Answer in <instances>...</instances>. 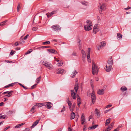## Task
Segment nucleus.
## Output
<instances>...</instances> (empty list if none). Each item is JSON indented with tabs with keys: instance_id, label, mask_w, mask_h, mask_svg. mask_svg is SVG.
Wrapping results in <instances>:
<instances>
[{
	"instance_id": "obj_56",
	"label": "nucleus",
	"mask_w": 131,
	"mask_h": 131,
	"mask_svg": "<svg viewBox=\"0 0 131 131\" xmlns=\"http://www.w3.org/2000/svg\"><path fill=\"white\" fill-rule=\"evenodd\" d=\"M36 85H37V84H34L31 87V89H33L35 87V86Z\"/></svg>"
},
{
	"instance_id": "obj_24",
	"label": "nucleus",
	"mask_w": 131,
	"mask_h": 131,
	"mask_svg": "<svg viewBox=\"0 0 131 131\" xmlns=\"http://www.w3.org/2000/svg\"><path fill=\"white\" fill-rule=\"evenodd\" d=\"M71 119H74L75 116V114L74 112H72V113L71 114Z\"/></svg>"
},
{
	"instance_id": "obj_35",
	"label": "nucleus",
	"mask_w": 131,
	"mask_h": 131,
	"mask_svg": "<svg viewBox=\"0 0 131 131\" xmlns=\"http://www.w3.org/2000/svg\"><path fill=\"white\" fill-rule=\"evenodd\" d=\"M7 21L5 20L0 23V26H3L5 25V23L7 22Z\"/></svg>"
},
{
	"instance_id": "obj_5",
	"label": "nucleus",
	"mask_w": 131,
	"mask_h": 131,
	"mask_svg": "<svg viewBox=\"0 0 131 131\" xmlns=\"http://www.w3.org/2000/svg\"><path fill=\"white\" fill-rule=\"evenodd\" d=\"M53 30L56 31H59L61 30V28L58 25H54L52 26Z\"/></svg>"
},
{
	"instance_id": "obj_41",
	"label": "nucleus",
	"mask_w": 131,
	"mask_h": 131,
	"mask_svg": "<svg viewBox=\"0 0 131 131\" xmlns=\"http://www.w3.org/2000/svg\"><path fill=\"white\" fill-rule=\"evenodd\" d=\"M87 57L88 62H90L91 60L90 56H87Z\"/></svg>"
},
{
	"instance_id": "obj_4",
	"label": "nucleus",
	"mask_w": 131,
	"mask_h": 131,
	"mask_svg": "<svg viewBox=\"0 0 131 131\" xmlns=\"http://www.w3.org/2000/svg\"><path fill=\"white\" fill-rule=\"evenodd\" d=\"M113 59L111 57H110L109 59L108 60L107 63V65L106 66H108V67H110V70L111 69H112L113 68L112 67V66L113 65Z\"/></svg>"
},
{
	"instance_id": "obj_43",
	"label": "nucleus",
	"mask_w": 131,
	"mask_h": 131,
	"mask_svg": "<svg viewBox=\"0 0 131 131\" xmlns=\"http://www.w3.org/2000/svg\"><path fill=\"white\" fill-rule=\"evenodd\" d=\"M50 43V41H47L46 42H43L42 43L43 45H47L49 44Z\"/></svg>"
},
{
	"instance_id": "obj_64",
	"label": "nucleus",
	"mask_w": 131,
	"mask_h": 131,
	"mask_svg": "<svg viewBox=\"0 0 131 131\" xmlns=\"http://www.w3.org/2000/svg\"><path fill=\"white\" fill-rule=\"evenodd\" d=\"M19 45V43L18 42H16L15 44V45L17 46Z\"/></svg>"
},
{
	"instance_id": "obj_36",
	"label": "nucleus",
	"mask_w": 131,
	"mask_h": 131,
	"mask_svg": "<svg viewBox=\"0 0 131 131\" xmlns=\"http://www.w3.org/2000/svg\"><path fill=\"white\" fill-rule=\"evenodd\" d=\"M35 106L36 107L37 106L38 107H41V103H37L36 105H35Z\"/></svg>"
},
{
	"instance_id": "obj_27",
	"label": "nucleus",
	"mask_w": 131,
	"mask_h": 131,
	"mask_svg": "<svg viewBox=\"0 0 131 131\" xmlns=\"http://www.w3.org/2000/svg\"><path fill=\"white\" fill-rule=\"evenodd\" d=\"M81 121H85V119L84 116V114L82 113L81 117Z\"/></svg>"
},
{
	"instance_id": "obj_28",
	"label": "nucleus",
	"mask_w": 131,
	"mask_h": 131,
	"mask_svg": "<svg viewBox=\"0 0 131 131\" xmlns=\"http://www.w3.org/2000/svg\"><path fill=\"white\" fill-rule=\"evenodd\" d=\"M36 107L35 106H33L30 110V112L32 113H33L35 112L34 110L36 109Z\"/></svg>"
},
{
	"instance_id": "obj_52",
	"label": "nucleus",
	"mask_w": 131,
	"mask_h": 131,
	"mask_svg": "<svg viewBox=\"0 0 131 131\" xmlns=\"http://www.w3.org/2000/svg\"><path fill=\"white\" fill-rule=\"evenodd\" d=\"M111 129V128H110L109 127H108L106 129L105 131H109Z\"/></svg>"
},
{
	"instance_id": "obj_13",
	"label": "nucleus",
	"mask_w": 131,
	"mask_h": 131,
	"mask_svg": "<svg viewBox=\"0 0 131 131\" xmlns=\"http://www.w3.org/2000/svg\"><path fill=\"white\" fill-rule=\"evenodd\" d=\"M92 27L88 25H85L84 26V29L86 31H89L92 29L91 27Z\"/></svg>"
},
{
	"instance_id": "obj_29",
	"label": "nucleus",
	"mask_w": 131,
	"mask_h": 131,
	"mask_svg": "<svg viewBox=\"0 0 131 131\" xmlns=\"http://www.w3.org/2000/svg\"><path fill=\"white\" fill-rule=\"evenodd\" d=\"M82 4L84 5L87 6L88 5V2H86L84 1H82L81 2Z\"/></svg>"
},
{
	"instance_id": "obj_31",
	"label": "nucleus",
	"mask_w": 131,
	"mask_h": 131,
	"mask_svg": "<svg viewBox=\"0 0 131 131\" xmlns=\"http://www.w3.org/2000/svg\"><path fill=\"white\" fill-rule=\"evenodd\" d=\"M82 60L83 62H84L85 61V59L86 57V54L82 55Z\"/></svg>"
},
{
	"instance_id": "obj_10",
	"label": "nucleus",
	"mask_w": 131,
	"mask_h": 131,
	"mask_svg": "<svg viewBox=\"0 0 131 131\" xmlns=\"http://www.w3.org/2000/svg\"><path fill=\"white\" fill-rule=\"evenodd\" d=\"M97 94L99 95H102L104 93V90L103 89H99L97 92Z\"/></svg>"
},
{
	"instance_id": "obj_14",
	"label": "nucleus",
	"mask_w": 131,
	"mask_h": 131,
	"mask_svg": "<svg viewBox=\"0 0 131 131\" xmlns=\"http://www.w3.org/2000/svg\"><path fill=\"white\" fill-rule=\"evenodd\" d=\"M47 51L51 53H53L54 54H57V52L55 51L54 49H49L47 50Z\"/></svg>"
},
{
	"instance_id": "obj_30",
	"label": "nucleus",
	"mask_w": 131,
	"mask_h": 131,
	"mask_svg": "<svg viewBox=\"0 0 131 131\" xmlns=\"http://www.w3.org/2000/svg\"><path fill=\"white\" fill-rule=\"evenodd\" d=\"M86 22L87 24V25L92 26V23L91 22V21L89 20H87Z\"/></svg>"
},
{
	"instance_id": "obj_54",
	"label": "nucleus",
	"mask_w": 131,
	"mask_h": 131,
	"mask_svg": "<svg viewBox=\"0 0 131 131\" xmlns=\"http://www.w3.org/2000/svg\"><path fill=\"white\" fill-rule=\"evenodd\" d=\"M66 110L65 107H64L61 110V112H63Z\"/></svg>"
},
{
	"instance_id": "obj_16",
	"label": "nucleus",
	"mask_w": 131,
	"mask_h": 131,
	"mask_svg": "<svg viewBox=\"0 0 131 131\" xmlns=\"http://www.w3.org/2000/svg\"><path fill=\"white\" fill-rule=\"evenodd\" d=\"M77 105L78 107H80V105L81 104V101L79 96H78V98L77 99Z\"/></svg>"
},
{
	"instance_id": "obj_7",
	"label": "nucleus",
	"mask_w": 131,
	"mask_h": 131,
	"mask_svg": "<svg viewBox=\"0 0 131 131\" xmlns=\"http://www.w3.org/2000/svg\"><path fill=\"white\" fill-rule=\"evenodd\" d=\"M65 70L61 68H58L55 71V73L57 74H62L63 73H64Z\"/></svg>"
},
{
	"instance_id": "obj_57",
	"label": "nucleus",
	"mask_w": 131,
	"mask_h": 131,
	"mask_svg": "<svg viewBox=\"0 0 131 131\" xmlns=\"http://www.w3.org/2000/svg\"><path fill=\"white\" fill-rule=\"evenodd\" d=\"M98 29L97 28V25H95L93 27V29Z\"/></svg>"
},
{
	"instance_id": "obj_44",
	"label": "nucleus",
	"mask_w": 131,
	"mask_h": 131,
	"mask_svg": "<svg viewBox=\"0 0 131 131\" xmlns=\"http://www.w3.org/2000/svg\"><path fill=\"white\" fill-rule=\"evenodd\" d=\"M21 5V4L20 3H19L18 4V5L17 6V12H19V8L20 7V6Z\"/></svg>"
},
{
	"instance_id": "obj_50",
	"label": "nucleus",
	"mask_w": 131,
	"mask_h": 131,
	"mask_svg": "<svg viewBox=\"0 0 131 131\" xmlns=\"http://www.w3.org/2000/svg\"><path fill=\"white\" fill-rule=\"evenodd\" d=\"M37 28L36 27H34L32 28V30L33 31H36L37 29Z\"/></svg>"
},
{
	"instance_id": "obj_39",
	"label": "nucleus",
	"mask_w": 131,
	"mask_h": 131,
	"mask_svg": "<svg viewBox=\"0 0 131 131\" xmlns=\"http://www.w3.org/2000/svg\"><path fill=\"white\" fill-rule=\"evenodd\" d=\"M98 31V29H93V32L95 34H96Z\"/></svg>"
},
{
	"instance_id": "obj_40",
	"label": "nucleus",
	"mask_w": 131,
	"mask_h": 131,
	"mask_svg": "<svg viewBox=\"0 0 131 131\" xmlns=\"http://www.w3.org/2000/svg\"><path fill=\"white\" fill-rule=\"evenodd\" d=\"M63 62L62 61H60L58 63V66H62L63 65Z\"/></svg>"
},
{
	"instance_id": "obj_60",
	"label": "nucleus",
	"mask_w": 131,
	"mask_h": 131,
	"mask_svg": "<svg viewBox=\"0 0 131 131\" xmlns=\"http://www.w3.org/2000/svg\"><path fill=\"white\" fill-rule=\"evenodd\" d=\"M112 106V105H108L106 106V108H107L109 107H110Z\"/></svg>"
},
{
	"instance_id": "obj_34",
	"label": "nucleus",
	"mask_w": 131,
	"mask_h": 131,
	"mask_svg": "<svg viewBox=\"0 0 131 131\" xmlns=\"http://www.w3.org/2000/svg\"><path fill=\"white\" fill-rule=\"evenodd\" d=\"M103 48V47H102V46H101V44L100 45L97 46L96 47V48L97 50H99L100 49L102 48Z\"/></svg>"
},
{
	"instance_id": "obj_63",
	"label": "nucleus",
	"mask_w": 131,
	"mask_h": 131,
	"mask_svg": "<svg viewBox=\"0 0 131 131\" xmlns=\"http://www.w3.org/2000/svg\"><path fill=\"white\" fill-rule=\"evenodd\" d=\"M6 116L5 115H2V118L4 119Z\"/></svg>"
},
{
	"instance_id": "obj_23",
	"label": "nucleus",
	"mask_w": 131,
	"mask_h": 131,
	"mask_svg": "<svg viewBox=\"0 0 131 131\" xmlns=\"http://www.w3.org/2000/svg\"><path fill=\"white\" fill-rule=\"evenodd\" d=\"M117 39L118 40H121L122 38V35L119 33H117Z\"/></svg>"
},
{
	"instance_id": "obj_15",
	"label": "nucleus",
	"mask_w": 131,
	"mask_h": 131,
	"mask_svg": "<svg viewBox=\"0 0 131 131\" xmlns=\"http://www.w3.org/2000/svg\"><path fill=\"white\" fill-rule=\"evenodd\" d=\"M95 114H96V115L97 117H99L100 115V114L99 110L98 109L96 108L95 109Z\"/></svg>"
},
{
	"instance_id": "obj_55",
	"label": "nucleus",
	"mask_w": 131,
	"mask_h": 131,
	"mask_svg": "<svg viewBox=\"0 0 131 131\" xmlns=\"http://www.w3.org/2000/svg\"><path fill=\"white\" fill-rule=\"evenodd\" d=\"M50 46H42L41 47V48H47L50 47Z\"/></svg>"
},
{
	"instance_id": "obj_59",
	"label": "nucleus",
	"mask_w": 131,
	"mask_h": 131,
	"mask_svg": "<svg viewBox=\"0 0 131 131\" xmlns=\"http://www.w3.org/2000/svg\"><path fill=\"white\" fill-rule=\"evenodd\" d=\"M30 129L28 128H26L25 130V131H29Z\"/></svg>"
},
{
	"instance_id": "obj_1",
	"label": "nucleus",
	"mask_w": 131,
	"mask_h": 131,
	"mask_svg": "<svg viewBox=\"0 0 131 131\" xmlns=\"http://www.w3.org/2000/svg\"><path fill=\"white\" fill-rule=\"evenodd\" d=\"M92 74L94 75L96 73H98V70L97 67L95 63L93 62H92Z\"/></svg>"
},
{
	"instance_id": "obj_26",
	"label": "nucleus",
	"mask_w": 131,
	"mask_h": 131,
	"mask_svg": "<svg viewBox=\"0 0 131 131\" xmlns=\"http://www.w3.org/2000/svg\"><path fill=\"white\" fill-rule=\"evenodd\" d=\"M110 119L109 118L107 119L106 121V123L105 125L106 126H107L109 124L110 122Z\"/></svg>"
},
{
	"instance_id": "obj_17",
	"label": "nucleus",
	"mask_w": 131,
	"mask_h": 131,
	"mask_svg": "<svg viewBox=\"0 0 131 131\" xmlns=\"http://www.w3.org/2000/svg\"><path fill=\"white\" fill-rule=\"evenodd\" d=\"M78 82H75L74 85V89L75 91V92H77V91L78 89Z\"/></svg>"
},
{
	"instance_id": "obj_47",
	"label": "nucleus",
	"mask_w": 131,
	"mask_h": 131,
	"mask_svg": "<svg viewBox=\"0 0 131 131\" xmlns=\"http://www.w3.org/2000/svg\"><path fill=\"white\" fill-rule=\"evenodd\" d=\"M121 127L120 126L116 128V129H115L113 131H118L119 130V128Z\"/></svg>"
},
{
	"instance_id": "obj_19",
	"label": "nucleus",
	"mask_w": 131,
	"mask_h": 131,
	"mask_svg": "<svg viewBox=\"0 0 131 131\" xmlns=\"http://www.w3.org/2000/svg\"><path fill=\"white\" fill-rule=\"evenodd\" d=\"M98 126V125H93L91 127H89L88 128V129H94L96 128Z\"/></svg>"
},
{
	"instance_id": "obj_8",
	"label": "nucleus",
	"mask_w": 131,
	"mask_h": 131,
	"mask_svg": "<svg viewBox=\"0 0 131 131\" xmlns=\"http://www.w3.org/2000/svg\"><path fill=\"white\" fill-rule=\"evenodd\" d=\"M71 96L72 97L73 99H76V93H75L74 90H71Z\"/></svg>"
},
{
	"instance_id": "obj_62",
	"label": "nucleus",
	"mask_w": 131,
	"mask_h": 131,
	"mask_svg": "<svg viewBox=\"0 0 131 131\" xmlns=\"http://www.w3.org/2000/svg\"><path fill=\"white\" fill-rule=\"evenodd\" d=\"M8 92H9L8 91H6V92H4L2 93V94L4 95L6 93H8Z\"/></svg>"
},
{
	"instance_id": "obj_11",
	"label": "nucleus",
	"mask_w": 131,
	"mask_h": 131,
	"mask_svg": "<svg viewBox=\"0 0 131 131\" xmlns=\"http://www.w3.org/2000/svg\"><path fill=\"white\" fill-rule=\"evenodd\" d=\"M39 120H36L35 122H34L33 123V124L32 126L30 127V128L31 129L33 128L34 127H35L38 123L39 121Z\"/></svg>"
},
{
	"instance_id": "obj_61",
	"label": "nucleus",
	"mask_w": 131,
	"mask_h": 131,
	"mask_svg": "<svg viewBox=\"0 0 131 131\" xmlns=\"http://www.w3.org/2000/svg\"><path fill=\"white\" fill-rule=\"evenodd\" d=\"M111 109H109L108 110H106L104 112V113H107V112H108L110 110H111Z\"/></svg>"
},
{
	"instance_id": "obj_21",
	"label": "nucleus",
	"mask_w": 131,
	"mask_h": 131,
	"mask_svg": "<svg viewBox=\"0 0 131 131\" xmlns=\"http://www.w3.org/2000/svg\"><path fill=\"white\" fill-rule=\"evenodd\" d=\"M110 67H108V66H106L105 68V70L107 72H108L110 71L112 69H111L110 70Z\"/></svg>"
},
{
	"instance_id": "obj_3",
	"label": "nucleus",
	"mask_w": 131,
	"mask_h": 131,
	"mask_svg": "<svg viewBox=\"0 0 131 131\" xmlns=\"http://www.w3.org/2000/svg\"><path fill=\"white\" fill-rule=\"evenodd\" d=\"M98 9L100 12L105 10L106 9L105 5L104 3L99 4L98 6Z\"/></svg>"
},
{
	"instance_id": "obj_45",
	"label": "nucleus",
	"mask_w": 131,
	"mask_h": 131,
	"mask_svg": "<svg viewBox=\"0 0 131 131\" xmlns=\"http://www.w3.org/2000/svg\"><path fill=\"white\" fill-rule=\"evenodd\" d=\"M81 53L82 55L86 54L85 51L83 49L81 50Z\"/></svg>"
},
{
	"instance_id": "obj_12",
	"label": "nucleus",
	"mask_w": 131,
	"mask_h": 131,
	"mask_svg": "<svg viewBox=\"0 0 131 131\" xmlns=\"http://www.w3.org/2000/svg\"><path fill=\"white\" fill-rule=\"evenodd\" d=\"M67 102L68 104L69 107V108L70 110H72V111H73V110L71 109V105L72 103L69 100L68 98L67 100Z\"/></svg>"
},
{
	"instance_id": "obj_49",
	"label": "nucleus",
	"mask_w": 131,
	"mask_h": 131,
	"mask_svg": "<svg viewBox=\"0 0 131 131\" xmlns=\"http://www.w3.org/2000/svg\"><path fill=\"white\" fill-rule=\"evenodd\" d=\"M19 84L24 89H26L27 88L24 85H23L22 84H21V83H19Z\"/></svg>"
},
{
	"instance_id": "obj_32",
	"label": "nucleus",
	"mask_w": 131,
	"mask_h": 131,
	"mask_svg": "<svg viewBox=\"0 0 131 131\" xmlns=\"http://www.w3.org/2000/svg\"><path fill=\"white\" fill-rule=\"evenodd\" d=\"M77 42L78 44V46L81 45V41L79 38L78 39V40L77 41Z\"/></svg>"
},
{
	"instance_id": "obj_51",
	"label": "nucleus",
	"mask_w": 131,
	"mask_h": 131,
	"mask_svg": "<svg viewBox=\"0 0 131 131\" xmlns=\"http://www.w3.org/2000/svg\"><path fill=\"white\" fill-rule=\"evenodd\" d=\"M28 36L29 35L28 34L27 35L23 38V39L25 40H26Z\"/></svg>"
},
{
	"instance_id": "obj_37",
	"label": "nucleus",
	"mask_w": 131,
	"mask_h": 131,
	"mask_svg": "<svg viewBox=\"0 0 131 131\" xmlns=\"http://www.w3.org/2000/svg\"><path fill=\"white\" fill-rule=\"evenodd\" d=\"M40 76L39 78L37 79L36 81V82L37 83H39L40 81Z\"/></svg>"
},
{
	"instance_id": "obj_58",
	"label": "nucleus",
	"mask_w": 131,
	"mask_h": 131,
	"mask_svg": "<svg viewBox=\"0 0 131 131\" xmlns=\"http://www.w3.org/2000/svg\"><path fill=\"white\" fill-rule=\"evenodd\" d=\"M52 15L50 14V13H49L47 15V16L48 17H49L51 16Z\"/></svg>"
},
{
	"instance_id": "obj_33",
	"label": "nucleus",
	"mask_w": 131,
	"mask_h": 131,
	"mask_svg": "<svg viewBox=\"0 0 131 131\" xmlns=\"http://www.w3.org/2000/svg\"><path fill=\"white\" fill-rule=\"evenodd\" d=\"M32 50L31 49H30L27 52H26L25 53V54L26 55L30 53L31 52H32Z\"/></svg>"
},
{
	"instance_id": "obj_20",
	"label": "nucleus",
	"mask_w": 131,
	"mask_h": 131,
	"mask_svg": "<svg viewBox=\"0 0 131 131\" xmlns=\"http://www.w3.org/2000/svg\"><path fill=\"white\" fill-rule=\"evenodd\" d=\"M127 90V88L125 86H122L120 88V90L122 92L126 91Z\"/></svg>"
},
{
	"instance_id": "obj_42",
	"label": "nucleus",
	"mask_w": 131,
	"mask_h": 131,
	"mask_svg": "<svg viewBox=\"0 0 131 131\" xmlns=\"http://www.w3.org/2000/svg\"><path fill=\"white\" fill-rule=\"evenodd\" d=\"M114 124V123L113 122H112V123H111V124L110 125L108 126V127H109L110 128H112V127H113V125Z\"/></svg>"
},
{
	"instance_id": "obj_38",
	"label": "nucleus",
	"mask_w": 131,
	"mask_h": 131,
	"mask_svg": "<svg viewBox=\"0 0 131 131\" xmlns=\"http://www.w3.org/2000/svg\"><path fill=\"white\" fill-rule=\"evenodd\" d=\"M101 45L102 46V47H104L106 45V43L105 42H101L100 43Z\"/></svg>"
},
{
	"instance_id": "obj_2",
	"label": "nucleus",
	"mask_w": 131,
	"mask_h": 131,
	"mask_svg": "<svg viewBox=\"0 0 131 131\" xmlns=\"http://www.w3.org/2000/svg\"><path fill=\"white\" fill-rule=\"evenodd\" d=\"M42 63L43 65L49 69H51L53 68L52 65L49 62L46 61H43L42 62Z\"/></svg>"
},
{
	"instance_id": "obj_22",
	"label": "nucleus",
	"mask_w": 131,
	"mask_h": 131,
	"mask_svg": "<svg viewBox=\"0 0 131 131\" xmlns=\"http://www.w3.org/2000/svg\"><path fill=\"white\" fill-rule=\"evenodd\" d=\"M24 123H23L17 125L15 127V128H19L21 126H22L23 125H24Z\"/></svg>"
},
{
	"instance_id": "obj_53",
	"label": "nucleus",
	"mask_w": 131,
	"mask_h": 131,
	"mask_svg": "<svg viewBox=\"0 0 131 131\" xmlns=\"http://www.w3.org/2000/svg\"><path fill=\"white\" fill-rule=\"evenodd\" d=\"M10 126H8L7 127H6V128H5L4 129V131H5L6 130H7L8 129V128H10Z\"/></svg>"
},
{
	"instance_id": "obj_48",
	"label": "nucleus",
	"mask_w": 131,
	"mask_h": 131,
	"mask_svg": "<svg viewBox=\"0 0 131 131\" xmlns=\"http://www.w3.org/2000/svg\"><path fill=\"white\" fill-rule=\"evenodd\" d=\"M90 48H88V52L87 56H90Z\"/></svg>"
},
{
	"instance_id": "obj_6",
	"label": "nucleus",
	"mask_w": 131,
	"mask_h": 131,
	"mask_svg": "<svg viewBox=\"0 0 131 131\" xmlns=\"http://www.w3.org/2000/svg\"><path fill=\"white\" fill-rule=\"evenodd\" d=\"M91 97L92 99V101L93 104H94L96 101V96L94 90H93L91 93Z\"/></svg>"
},
{
	"instance_id": "obj_46",
	"label": "nucleus",
	"mask_w": 131,
	"mask_h": 131,
	"mask_svg": "<svg viewBox=\"0 0 131 131\" xmlns=\"http://www.w3.org/2000/svg\"><path fill=\"white\" fill-rule=\"evenodd\" d=\"M16 52L15 51H14L13 50H12L10 52V54L11 55H13Z\"/></svg>"
},
{
	"instance_id": "obj_9",
	"label": "nucleus",
	"mask_w": 131,
	"mask_h": 131,
	"mask_svg": "<svg viewBox=\"0 0 131 131\" xmlns=\"http://www.w3.org/2000/svg\"><path fill=\"white\" fill-rule=\"evenodd\" d=\"M52 103L50 102H47L46 103L45 106L48 109L50 108L52 106Z\"/></svg>"
},
{
	"instance_id": "obj_25",
	"label": "nucleus",
	"mask_w": 131,
	"mask_h": 131,
	"mask_svg": "<svg viewBox=\"0 0 131 131\" xmlns=\"http://www.w3.org/2000/svg\"><path fill=\"white\" fill-rule=\"evenodd\" d=\"M13 92V91H11L10 92H9L8 93V95H6L4 96V97H9L12 94L11 93H12Z\"/></svg>"
},
{
	"instance_id": "obj_18",
	"label": "nucleus",
	"mask_w": 131,
	"mask_h": 131,
	"mask_svg": "<svg viewBox=\"0 0 131 131\" xmlns=\"http://www.w3.org/2000/svg\"><path fill=\"white\" fill-rule=\"evenodd\" d=\"M78 73V72L74 70L72 72V74H71V77L72 78H73L75 77L76 75Z\"/></svg>"
}]
</instances>
